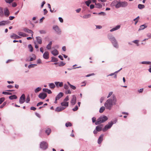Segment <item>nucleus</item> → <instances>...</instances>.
Segmentation results:
<instances>
[{"mask_svg": "<svg viewBox=\"0 0 151 151\" xmlns=\"http://www.w3.org/2000/svg\"><path fill=\"white\" fill-rule=\"evenodd\" d=\"M138 8L140 9H142L144 8L145 7V6L144 5L141 4H139L138 6Z\"/></svg>", "mask_w": 151, "mask_h": 151, "instance_id": "34", "label": "nucleus"}, {"mask_svg": "<svg viewBox=\"0 0 151 151\" xmlns=\"http://www.w3.org/2000/svg\"><path fill=\"white\" fill-rule=\"evenodd\" d=\"M17 97L15 95H13L10 96L9 97V98L11 100H13L14 99H17Z\"/></svg>", "mask_w": 151, "mask_h": 151, "instance_id": "27", "label": "nucleus"}, {"mask_svg": "<svg viewBox=\"0 0 151 151\" xmlns=\"http://www.w3.org/2000/svg\"><path fill=\"white\" fill-rule=\"evenodd\" d=\"M128 5V3L126 1L118 2L115 5L116 8H118L120 7H125Z\"/></svg>", "mask_w": 151, "mask_h": 151, "instance_id": "3", "label": "nucleus"}, {"mask_svg": "<svg viewBox=\"0 0 151 151\" xmlns=\"http://www.w3.org/2000/svg\"><path fill=\"white\" fill-rule=\"evenodd\" d=\"M51 53L53 55L55 56L57 55L58 54V52L57 50L55 49L52 51L51 52Z\"/></svg>", "mask_w": 151, "mask_h": 151, "instance_id": "23", "label": "nucleus"}, {"mask_svg": "<svg viewBox=\"0 0 151 151\" xmlns=\"http://www.w3.org/2000/svg\"><path fill=\"white\" fill-rule=\"evenodd\" d=\"M71 93V92L70 90L68 89L67 91L65 92V93L67 94H70Z\"/></svg>", "mask_w": 151, "mask_h": 151, "instance_id": "57", "label": "nucleus"}, {"mask_svg": "<svg viewBox=\"0 0 151 151\" xmlns=\"http://www.w3.org/2000/svg\"><path fill=\"white\" fill-rule=\"evenodd\" d=\"M18 34L20 36L23 37H27L28 36V35L27 34H25L24 33H23L22 32H19L18 33Z\"/></svg>", "mask_w": 151, "mask_h": 151, "instance_id": "18", "label": "nucleus"}, {"mask_svg": "<svg viewBox=\"0 0 151 151\" xmlns=\"http://www.w3.org/2000/svg\"><path fill=\"white\" fill-rule=\"evenodd\" d=\"M65 63L63 62H61L59 64V66H63L65 65Z\"/></svg>", "mask_w": 151, "mask_h": 151, "instance_id": "44", "label": "nucleus"}, {"mask_svg": "<svg viewBox=\"0 0 151 151\" xmlns=\"http://www.w3.org/2000/svg\"><path fill=\"white\" fill-rule=\"evenodd\" d=\"M10 23V22L8 21H3L0 22V26H4Z\"/></svg>", "mask_w": 151, "mask_h": 151, "instance_id": "12", "label": "nucleus"}, {"mask_svg": "<svg viewBox=\"0 0 151 151\" xmlns=\"http://www.w3.org/2000/svg\"><path fill=\"white\" fill-rule=\"evenodd\" d=\"M36 108L32 106L30 108V109L31 110H32L34 111H35L36 110Z\"/></svg>", "mask_w": 151, "mask_h": 151, "instance_id": "62", "label": "nucleus"}, {"mask_svg": "<svg viewBox=\"0 0 151 151\" xmlns=\"http://www.w3.org/2000/svg\"><path fill=\"white\" fill-rule=\"evenodd\" d=\"M23 30L25 32H27L28 33L31 34L32 36V37H33V32L31 30L27 28H24Z\"/></svg>", "mask_w": 151, "mask_h": 151, "instance_id": "10", "label": "nucleus"}, {"mask_svg": "<svg viewBox=\"0 0 151 151\" xmlns=\"http://www.w3.org/2000/svg\"><path fill=\"white\" fill-rule=\"evenodd\" d=\"M43 104V102H40L38 103L37 105V106H39L40 105H42Z\"/></svg>", "mask_w": 151, "mask_h": 151, "instance_id": "60", "label": "nucleus"}, {"mask_svg": "<svg viewBox=\"0 0 151 151\" xmlns=\"http://www.w3.org/2000/svg\"><path fill=\"white\" fill-rule=\"evenodd\" d=\"M6 102H4L2 105H1V106H0V108L1 109V108H3L5 106V105H6Z\"/></svg>", "mask_w": 151, "mask_h": 151, "instance_id": "47", "label": "nucleus"}, {"mask_svg": "<svg viewBox=\"0 0 151 151\" xmlns=\"http://www.w3.org/2000/svg\"><path fill=\"white\" fill-rule=\"evenodd\" d=\"M103 134H101L99 137L98 141V143L99 144H100L102 142L103 139Z\"/></svg>", "mask_w": 151, "mask_h": 151, "instance_id": "16", "label": "nucleus"}, {"mask_svg": "<svg viewBox=\"0 0 151 151\" xmlns=\"http://www.w3.org/2000/svg\"><path fill=\"white\" fill-rule=\"evenodd\" d=\"M4 16V13L3 9L0 7V16L2 17Z\"/></svg>", "mask_w": 151, "mask_h": 151, "instance_id": "31", "label": "nucleus"}, {"mask_svg": "<svg viewBox=\"0 0 151 151\" xmlns=\"http://www.w3.org/2000/svg\"><path fill=\"white\" fill-rule=\"evenodd\" d=\"M103 126L102 125L98 126L96 127V129L98 131L100 132L102 130Z\"/></svg>", "mask_w": 151, "mask_h": 151, "instance_id": "25", "label": "nucleus"}, {"mask_svg": "<svg viewBox=\"0 0 151 151\" xmlns=\"http://www.w3.org/2000/svg\"><path fill=\"white\" fill-rule=\"evenodd\" d=\"M47 96L46 93H42L39 94L38 95L39 97L42 99H44Z\"/></svg>", "mask_w": 151, "mask_h": 151, "instance_id": "7", "label": "nucleus"}, {"mask_svg": "<svg viewBox=\"0 0 151 151\" xmlns=\"http://www.w3.org/2000/svg\"><path fill=\"white\" fill-rule=\"evenodd\" d=\"M69 100V96H67L64 99V101H65V102H67V101H68Z\"/></svg>", "mask_w": 151, "mask_h": 151, "instance_id": "55", "label": "nucleus"}, {"mask_svg": "<svg viewBox=\"0 0 151 151\" xmlns=\"http://www.w3.org/2000/svg\"><path fill=\"white\" fill-rule=\"evenodd\" d=\"M120 25H118L116 26L115 27H114L111 29L110 30V31L111 32H112L118 29H119L120 28Z\"/></svg>", "mask_w": 151, "mask_h": 151, "instance_id": "21", "label": "nucleus"}, {"mask_svg": "<svg viewBox=\"0 0 151 151\" xmlns=\"http://www.w3.org/2000/svg\"><path fill=\"white\" fill-rule=\"evenodd\" d=\"M67 83L68 85L69 86L70 88H71L73 90H75L76 89V87L75 86H74L70 84V83H69V82H67Z\"/></svg>", "mask_w": 151, "mask_h": 151, "instance_id": "28", "label": "nucleus"}, {"mask_svg": "<svg viewBox=\"0 0 151 151\" xmlns=\"http://www.w3.org/2000/svg\"><path fill=\"white\" fill-rule=\"evenodd\" d=\"M37 41L39 44H41L42 43V40L41 38L40 37H36Z\"/></svg>", "mask_w": 151, "mask_h": 151, "instance_id": "20", "label": "nucleus"}, {"mask_svg": "<svg viewBox=\"0 0 151 151\" xmlns=\"http://www.w3.org/2000/svg\"><path fill=\"white\" fill-rule=\"evenodd\" d=\"M25 95L23 94H22L20 97L19 100V102L20 104H22L25 101Z\"/></svg>", "mask_w": 151, "mask_h": 151, "instance_id": "8", "label": "nucleus"}, {"mask_svg": "<svg viewBox=\"0 0 151 151\" xmlns=\"http://www.w3.org/2000/svg\"><path fill=\"white\" fill-rule=\"evenodd\" d=\"M42 90L43 91L49 94H50L52 93L51 91L47 88H43Z\"/></svg>", "mask_w": 151, "mask_h": 151, "instance_id": "24", "label": "nucleus"}, {"mask_svg": "<svg viewBox=\"0 0 151 151\" xmlns=\"http://www.w3.org/2000/svg\"><path fill=\"white\" fill-rule=\"evenodd\" d=\"M40 32L41 34H45L46 33L45 31L43 30H40Z\"/></svg>", "mask_w": 151, "mask_h": 151, "instance_id": "61", "label": "nucleus"}, {"mask_svg": "<svg viewBox=\"0 0 151 151\" xmlns=\"http://www.w3.org/2000/svg\"><path fill=\"white\" fill-rule=\"evenodd\" d=\"M5 100V98L4 97H2L0 99V104H1Z\"/></svg>", "mask_w": 151, "mask_h": 151, "instance_id": "48", "label": "nucleus"}, {"mask_svg": "<svg viewBox=\"0 0 151 151\" xmlns=\"http://www.w3.org/2000/svg\"><path fill=\"white\" fill-rule=\"evenodd\" d=\"M2 93L4 94L5 95H10L12 94V93L10 92H3Z\"/></svg>", "mask_w": 151, "mask_h": 151, "instance_id": "49", "label": "nucleus"}, {"mask_svg": "<svg viewBox=\"0 0 151 151\" xmlns=\"http://www.w3.org/2000/svg\"><path fill=\"white\" fill-rule=\"evenodd\" d=\"M58 59L55 57H52V58L51 61L53 62H56L57 61Z\"/></svg>", "mask_w": 151, "mask_h": 151, "instance_id": "42", "label": "nucleus"}, {"mask_svg": "<svg viewBox=\"0 0 151 151\" xmlns=\"http://www.w3.org/2000/svg\"><path fill=\"white\" fill-rule=\"evenodd\" d=\"M64 88L65 89L68 90V86L66 84H64Z\"/></svg>", "mask_w": 151, "mask_h": 151, "instance_id": "56", "label": "nucleus"}, {"mask_svg": "<svg viewBox=\"0 0 151 151\" xmlns=\"http://www.w3.org/2000/svg\"><path fill=\"white\" fill-rule=\"evenodd\" d=\"M142 63L143 64H151V62H146L144 61L142 62Z\"/></svg>", "mask_w": 151, "mask_h": 151, "instance_id": "45", "label": "nucleus"}, {"mask_svg": "<svg viewBox=\"0 0 151 151\" xmlns=\"http://www.w3.org/2000/svg\"><path fill=\"white\" fill-rule=\"evenodd\" d=\"M4 14L5 16L7 17H8L10 13L8 9L7 8H6L4 9Z\"/></svg>", "mask_w": 151, "mask_h": 151, "instance_id": "14", "label": "nucleus"}, {"mask_svg": "<svg viewBox=\"0 0 151 151\" xmlns=\"http://www.w3.org/2000/svg\"><path fill=\"white\" fill-rule=\"evenodd\" d=\"M43 56V58L45 59H48L49 58V55L48 52L47 51L45 52L44 53Z\"/></svg>", "mask_w": 151, "mask_h": 151, "instance_id": "13", "label": "nucleus"}, {"mask_svg": "<svg viewBox=\"0 0 151 151\" xmlns=\"http://www.w3.org/2000/svg\"><path fill=\"white\" fill-rule=\"evenodd\" d=\"M64 95V94L63 93L60 92L59 93L56 97L57 98V99H59L61 98Z\"/></svg>", "mask_w": 151, "mask_h": 151, "instance_id": "17", "label": "nucleus"}, {"mask_svg": "<svg viewBox=\"0 0 151 151\" xmlns=\"http://www.w3.org/2000/svg\"><path fill=\"white\" fill-rule=\"evenodd\" d=\"M11 38L14 39H17L21 38V37H20L14 33H13L12 34V35L11 36Z\"/></svg>", "mask_w": 151, "mask_h": 151, "instance_id": "15", "label": "nucleus"}, {"mask_svg": "<svg viewBox=\"0 0 151 151\" xmlns=\"http://www.w3.org/2000/svg\"><path fill=\"white\" fill-rule=\"evenodd\" d=\"M28 47L29 49H30V51L31 52H32L33 49L32 46L30 44L28 45Z\"/></svg>", "mask_w": 151, "mask_h": 151, "instance_id": "38", "label": "nucleus"}, {"mask_svg": "<svg viewBox=\"0 0 151 151\" xmlns=\"http://www.w3.org/2000/svg\"><path fill=\"white\" fill-rule=\"evenodd\" d=\"M111 41L112 44L114 43H115L116 42H117L115 38L114 37H112L109 39Z\"/></svg>", "mask_w": 151, "mask_h": 151, "instance_id": "30", "label": "nucleus"}, {"mask_svg": "<svg viewBox=\"0 0 151 151\" xmlns=\"http://www.w3.org/2000/svg\"><path fill=\"white\" fill-rule=\"evenodd\" d=\"M92 122L94 123L96 121V119L95 117H93L92 119Z\"/></svg>", "mask_w": 151, "mask_h": 151, "instance_id": "59", "label": "nucleus"}, {"mask_svg": "<svg viewBox=\"0 0 151 151\" xmlns=\"http://www.w3.org/2000/svg\"><path fill=\"white\" fill-rule=\"evenodd\" d=\"M91 17V15L90 14L85 15L83 17V19H87Z\"/></svg>", "mask_w": 151, "mask_h": 151, "instance_id": "35", "label": "nucleus"}, {"mask_svg": "<svg viewBox=\"0 0 151 151\" xmlns=\"http://www.w3.org/2000/svg\"><path fill=\"white\" fill-rule=\"evenodd\" d=\"M78 109V107L77 106H75V107L72 110L73 111H77Z\"/></svg>", "mask_w": 151, "mask_h": 151, "instance_id": "52", "label": "nucleus"}, {"mask_svg": "<svg viewBox=\"0 0 151 151\" xmlns=\"http://www.w3.org/2000/svg\"><path fill=\"white\" fill-rule=\"evenodd\" d=\"M51 132V130L50 128H48L46 131L45 133L47 134V135H49Z\"/></svg>", "mask_w": 151, "mask_h": 151, "instance_id": "32", "label": "nucleus"}, {"mask_svg": "<svg viewBox=\"0 0 151 151\" xmlns=\"http://www.w3.org/2000/svg\"><path fill=\"white\" fill-rule=\"evenodd\" d=\"M108 119L107 117L106 116H101L97 119V122L95 123V124L98 125L103 123L106 121Z\"/></svg>", "mask_w": 151, "mask_h": 151, "instance_id": "2", "label": "nucleus"}, {"mask_svg": "<svg viewBox=\"0 0 151 151\" xmlns=\"http://www.w3.org/2000/svg\"><path fill=\"white\" fill-rule=\"evenodd\" d=\"M104 98L103 97H102L100 99V102L101 103H102L103 101V100H104Z\"/></svg>", "mask_w": 151, "mask_h": 151, "instance_id": "64", "label": "nucleus"}, {"mask_svg": "<svg viewBox=\"0 0 151 151\" xmlns=\"http://www.w3.org/2000/svg\"><path fill=\"white\" fill-rule=\"evenodd\" d=\"M5 1L8 3H11L14 0H5Z\"/></svg>", "mask_w": 151, "mask_h": 151, "instance_id": "53", "label": "nucleus"}, {"mask_svg": "<svg viewBox=\"0 0 151 151\" xmlns=\"http://www.w3.org/2000/svg\"><path fill=\"white\" fill-rule=\"evenodd\" d=\"M53 29L57 32L58 34H60L61 31L57 26H54L53 27Z\"/></svg>", "mask_w": 151, "mask_h": 151, "instance_id": "9", "label": "nucleus"}, {"mask_svg": "<svg viewBox=\"0 0 151 151\" xmlns=\"http://www.w3.org/2000/svg\"><path fill=\"white\" fill-rule=\"evenodd\" d=\"M113 124V123L112 122H109L108 124L106 125L102 129L103 131L104 132H105L107 129L110 128Z\"/></svg>", "mask_w": 151, "mask_h": 151, "instance_id": "5", "label": "nucleus"}, {"mask_svg": "<svg viewBox=\"0 0 151 151\" xmlns=\"http://www.w3.org/2000/svg\"><path fill=\"white\" fill-rule=\"evenodd\" d=\"M91 1L90 0H89L88 1H85V3L87 6H89L90 4L91 3Z\"/></svg>", "mask_w": 151, "mask_h": 151, "instance_id": "41", "label": "nucleus"}, {"mask_svg": "<svg viewBox=\"0 0 151 151\" xmlns=\"http://www.w3.org/2000/svg\"><path fill=\"white\" fill-rule=\"evenodd\" d=\"M65 109V108L61 107H57L56 109V111L58 112L60 111Z\"/></svg>", "mask_w": 151, "mask_h": 151, "instance_id": "22", "label": "nucleus"}, {"mask_svg": "<svg viewBox=\"0 0 151 151\" xmlns=\"http://www.w3.org/2000/svg\"><path fill=\"white\" fill-rule=\"evenodd\" d=\"M36 65H36V64H32V65H29L28 66V67L29 68H33L34 67V66H36Z\"/></svg>", "mask_w": 151, "mask_h": 151, "instance_id": "51", "label": "nucleus"}, {"mask_svg": "<svg viewBox=\"0 0 151 151\" xmlns=\"http://www.w3.org/2000/svg\"><path fill=\"white\" fill-rule=\"evenodd\" d=\"M72 126V124L70 122H68L65 124V126L67 127H71Z\"/></svg>", "mask_w": 151, "mask_h": 151, "instance_id": "37", "label": "nucleus"}, {"mask_svg": "<svg viewBox=\"0 0 151 151\" xmlns=\"http://www.w3.org/2000/svg\"><path fill=\"white\" fill-rule=\"evenodd\" d=\"M33 57L30 58V61H33L36 59V56L35 55H33Z\"/></svg>", "mask_w": 151, "mask_h": 151, "instance_id": "40", "label": "nucleus"}, {"mask_svg": "<svg viewBox=\"0 0 151 151\" xmlns=\"http://www.w3.org/2000/svg\"><path fill=\"white\" fill-rule=\"evenodd\" d=\"M76 98L75 95L72 96V98L71 100L70 103L72 105H74L76 103Z\"/></svg>", "mask_w": 151, "mask_h": 151, "instance_id": "6", "label": "nucleus"}, {"mask_svg": "<svg viewBox=\"0 0 151 151\" xmlns=\"http://www.w3.org/2000/svg\"><path fill=\"white\" fill-rule=\"evenodd\" d=\"M48 6L49 8L50 9V11L52 12H53V11L51 9V6L50 4H48Z\"/></svg>", "mask_w": 151, "mask_h": 151, "instance_id": "58", "label": "nucleus"}, {"mask_svg": "<svg viewBox=\"0 0 151 151\" xmlns=\"http://www.w3.org/2000/svg\"><path fill=\"white\" fill-rule=\"evenodd\" d=\"M50 88L52 89H53L55 87V86L53 83H50L49 85Z\"/></svg>", "mask_w": 151, "mask_h": 151, "instance_id": "33", "label": "nucleus"}, {"mask_svg": "<svg viewBox=\"0 0 151 151\" xmlns=\"http://www.w3.org/2000/svg\"><path fill=\"white\" fill-rule=\"evenodd\" d=\"M105 109V107L104 106H102L100 109L99 112L100 113H102Z\"/></svg>", "mask_w": 151, "mask_h": 151, "instance_id": "36", "label": "nucleus"}, {"mask_svg": "<svg viewBox=\"0 0 151 151\" xmlns=\"http://www.w3.org/2000/svg\"><path fill=\"white\" fill-rule=\"evenodd\" d=\"M113 44L114 47L116 48L118 47V45L117 42H116L115 43H113Z\"/></svg>", "mask_w": 151, "mask_h": 151, "instance_id": "54", "label": "nucleus"}, {"mask_svg": "<svg viewBox=\"0 0 151 151\" xmlns=\"http://www.w3.org/2000/svg\"><path fill=\"white\" fill-rule=\"evenodd\" d=\"M96 5L98 8H101L102 7V5L99 3L96 4Z\"/></svg>", "mask_w": 151, "mask_h": 151, "instance_id": "50", "label": "nucleus"}, {"mask_svg": "<svg viewBox=\"0 0 151 151\" xmlns=\"http://www.w3.org/2000/svg\"><path fill=\"white\" fill-rule=\"evenodd\" d=\"M139 17H138L134 19V21L135 22V24L136 25L138 22V20L139 19Z\"/></svg>", "mask_w": 151, "mask_h": 151, "instance_id": "43", "label": "nucleus"}, {"mask_svg": "<svg viewBox=\"0 0 151 151\" xmlns=\"http://www.w3.org/2000/svg\"><path fill=\"white\" fill-rule=\"evenodd\" d=\"M41 87H38L35 89V93H37L41 91Z\"/></svg>", "mask_w": 151, "mask_h": 151, "instance_id": "39", "label": "nucleus"}, {"mask_svg": "<svg viewBox=\"0 0 151 151\" xmlns=\"http://www.w3.org/2000/svg\"><path fill=\"white\" fill-rule=\"evenodd\" d=\"M52 45V42L50 41V42L47 45L46 48L48 50H50L51 49V46Z\"/></svg>", "mask_w": 151, "mask_h": 151, "instance_id": "26", "label": "nucleus"}, {"mask_svg": "<svg viewBox=\"0 0 151 151\" xmlns=\"http://www.w3.org/2000/svg\"><path fill=\"white\" fill-rule=\"evenodd\" d=\"M147 27V26H146L145 25H142L140 26V28L139 29V31Z\"/></svg>", "mask_w": 151, "mask_h": 151, "instance_id": "29", "label": "nucleus"}, {"mask_svg": "<svg viewBox=\"0 0 151 151\" xmlns=\"http://www.w3.org/2000/svg\"><path fill=\"white\" fill-rule=\"evenodd\" d=\"M30 98L29 96H28L27 97L26 100V102L27 103H28L30 101Z\"/></svg>", "mask_w": 151, "mask_h": 151, "instance_id": "46", "label": "nucleus"}, {"mask_svg": "<svg viewBox=\"0 0 151 151\" xmlns=\"http://www.w3.org/2000/svg\"><path fill=\"white\" fill-rule=\"evenodd\" d=\"M48 147L47 143L44 141L41 142L40 144V147L43 150H45L47 149Z\"/></svg>", "mask_w": 151, "mask_h": 151, "instance_id": "4", "label": "nucleus"}, {"mask_svg": "<svg viewBox=\"0 0 151 151\" xmlns=\"http://www.w3.org/2000/svg\"><path fill=\"white\" fill-rule=\"evenodd\" d=\"M55 83L56 87L58 88L59 87H62L63 85V83L62 82H55Z\"/></svg>", "mask_w": 151, "mask_h": 151, "instance_id": "11", "label": "nucleus"}, {"mask_svg": "<svg viewBox=\"0 0 151 151\" xmlns=\"http://www.w3.org/2000/svg\"><path fill=\"white\" fill-rule=\"evenodd\" d=\"M112 93H113V92H110L109 93V95H108V96H107V98H109V97H110V96H111L112 95Z\"/></svg>", "mask_w": 151, "mask_h": 151, "instance_id": "63", "label": "nucleus"}, {"mask_svg": "<svg viewBox=\"0 0 151 151\" xmlns=\"http://www.w3.org/2000/svg\"><path fill=\"white\" fill-rule=\"evenodd\" d=\"M116 99L114 95H113L111 98L108 99L104 104V106L106 109L110 110L113 106L116 104Z\"/></svg>", "mask_w": 151, "mask_h": 151, "instance_id": "1", "label": "nucleus"}, {"mask_svg": "<svg viewBox=\"0 0 151 151\" xmlns=\"http://www.w3.org/2000/svg\"><path fill=\"white\" fill-rule=\"evenodd\" d=\"M61 105L62 106L66 107L68 106V102H65L63 101V102L61 103Z\"/></svg>", "mask_w": 151, "mask_h": 151, "instance_id": "19", "label": "nucleus"}]
</instances>
